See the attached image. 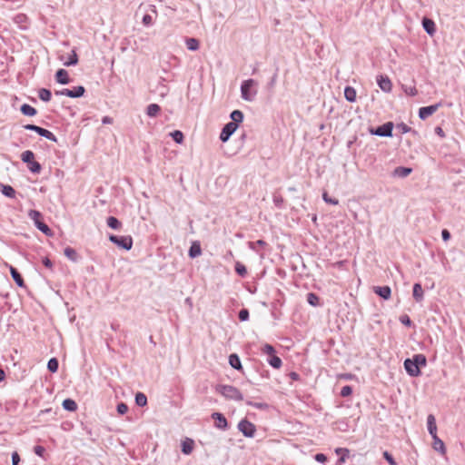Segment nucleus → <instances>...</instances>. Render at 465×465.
I'll return each mask as SVG.
<instances>
[{"mask_svg":"<svg viewBox=\"0 0 465 465\" xmlns=\"http://www.w3.org/2000/svg\"><path fill=\"white\" fill-rule=\"evenodd\" d=\"M427 364L426 357L421 354H415L411 359L408 358L404 361V368L406 372L411 377H418L420 375V366H425Z\"/></svg>","mask_w":465,"mask_h":465,"instance_id":"1","label":"nucleus"},{"mask_svg":"<svg viewBox=\"0 0 465 465\" xmlns=\"http://www.w3.org/2000/svg\"><path fill=\"white\" fill-rule=\"evenodd\" d=\"M258 83L253 79L244 80L241 84V96L244 101L252 102L257 94Z\"/></svg>","mask_w":465,"mask_h":465,"instance_id":"2","label":"nucleus"},{"mask_svg":"<svg viewBox=\"0 0 465 465\" xmlns=\"http://www.w3.org/2000/svg\"><path fill=\"white\" fill-rule=\"evenodd\" d=\"M28 217L34 222L35 227L46 236H52L53 231L42 221L43 215L37 210H29Z\"/></svg>","mask_w":465,"mask_h":465,"instance_id":"3","label":"nucleus"},{"mask_svg":"<svg viewBox=\"0 0 465 465\" xmlns=\"http://www.w3.org/2000/svg\"><path fill=\"white\" fill-rule=\"evenodd\" d=\"M217 391H219L227 400H233L237 401L243 400V395L240 390L232 385H220L217 388Z\"/></svg>","mask_w":465,"mask_h":465,"instance_id":"4","label":"nucleus"},{"mask_svg":"<svg viewBox=\"0 0 465 465\" xmlns=\"http://www.w3.org/2000/svg\"><path fill=\"white\" fill-rule=\"evenodd\" d=\"M262 352L263 354H266L267 357V362L274 369H280L282 365V361L280 357L276 355V351L274 347L271 344H264L262 348Z\"/></svg>","mask_w":465,"mask_h":465,"instance_id":"5","label":"nucleus"},{"mask_svg":"<svg viewBox=\"0 0 465 465\" xmlns=\"http://www.w3.org/2000/svg\"><path fill=\"white\" fill-rule=\"evenodd\" d=\"M21 160L25 163H27V167L31 173H39L41 172L42 166L38 162L35 161V153L32 151L26 150L23 152L21 154Z\"/></svg>","mask_w":465,"mask_h":465,"instance_id":"6","label":"nucleus"},{"mask_svg":"<svg viewBox=\"0 0 465 465\" xmlns=\"http://www.w3.org/2000/svg\"><path fill=\"white\" fill-rule=\"evenodd\" d=\"M109 240L110 242H112L113 243L125 251H129L133 247V238L130 235L118 236L111 234L109 236Z\"/></svg>","mask_w":465,"mask_h":465,"instance_id":"7","label":"nucleus"},{"mask_svg":"<svg viewBox=\"0 0 465 465\" xmlns=\"http://www.w3.org/2000/svg\"><path fill=\"white\" fill-rule=\"evenodd\" d=\"M85 93V89L84 86L82 85H78V86H74L73 89H67V88H64V89H62V90H57L54 92V94L55 95H64V96H68V97H71V98H79V97H82Z\"/></svg>","mask_w":465,"mask_h":465,"instance_id":"8","label":"nucleus"},{"mask_svg":"<svg viewBox=\"0 0 465 465\" xmlns=\"http://www.w3.org/2000/svg\"><path fill=\"white\" fill-rule=\"evenodd\" d=\"M393 123L392 122H387L380 126H378L376 129H371V134L373 135L381 136V137H391L392 136V130H393Z\"/></svg>","mask_w":465,"mask_h":465,"instance_id":"9","label":"nucleus"},{"mask_svg":"<svg viewBox=\"0 0 465 465\" xmlns=\"http://www.w3.org/2000/svg\"><path fill=\"white\" fill-rule=\"evenodd\" d=\"M238 430L247 438H252L256 432V427L246 419L238 423Z\"/></svg>","mask_w":465,"mask_h":465,"instance_id":"10","label":"nucleus"},{"mask_svg":"<svg viewBox=\"0 0 465 465\" xmlns=\"http://www.w3.org/2000/svg\"><path fill=\"white\" fill-rule=\"evenodd\" d=\"M237 128L238 127L234 123L226 124L220 134V140L223 143L227 142L230 139V137L233 134V133L237 130Z\"/></svg>","mask_w":465,"mask_h":465,"instance_id":"11","label":"nucleus"},{"mask_svg":"<svg viewBox=\"0 0 465 465\" xmlns=\"http://www.w3.org/2000/svg\"><path fill=\"white\" fill-rule=\"evenodd\" d=\"M440 106V103L431 104L429 106L420 107L419 110V117L421 120L427 119L429 116L432 115L438 108Z\"/></svg>","mask_w":465,"mask_h":465,"instance_id":"12","label":"nucleus"},{"mask_svg":"<svg viewBox=\"0 0 465 465\" xmlns=\"http://www.w3.org/2000/svg\"><path fill=\"white\" fill-rule=\"evenodd\" d=\"M212 418L215 420V427L217 429L225 430L228 428V421L223 414L220 412H213Z\"/></svg>","mask_w":465,"mask_h":465,"instance_id":"13","label":"nucleus"},{"mask_svg":"<svg viewBox=\"0 0 465 465\" xmlns=\"http://www.w3.org/2000/svg\"><path fill=\"white\" fill-rule=\"evenodd\" d=\"M379 87L385 93H390L392 89L391 81L388 76L379 75L377 78Z\"/></svg>","mask_w":465,"mask_h":465,"instance_id":"14","label":"nucleus"},{"mask_svg":"<svg viewBox=\"0 0 465 465\" xmlns=\"http://www.w3.org/2000/svg\"><path fill=\"white\" fill-rule=\"evenodd\" d=\"M373 292L384 300H389L391 295V290L389 286H375Z\"/></svg>","mask_w":465,"mask_h":465,"instance_id":"15","label":"nucleus"},{"mask_svg":"<svg viewBox=\"0 0 465 465\" xmlns=\"http://www.w3.org/2000/svg\"><path fill=\"white\" fill-rule=\"evenodd\" d=\"M55 81L61 84H67L70 83L68 72L65 69H58L55 73Z\"/></svg>","mask_w":465,"mask_h":465,"instance_id":"16","label":"nucleus"},{"mask_svg":"<svg viewBox=\"0 0 465 465\" xmlns=\"http://www.w3.org/2000/svg\"><path fill=\"white\" fill-rule=\"evenodd\" d=\"M194 447L193 440L190 438H186L182 441V452L185 455H189L192 453Z\"/></svg>","mask_w":465,"mask_h":465,"instance_id":"17","label":"nucleus"},{"mask_svg":"<svg viewBox=\"0 0 465 465\" xmlns=\"http://www.w3.org/2000/svg\"><path fill=\"white\" fill-rule=\"evenodd\" d=\"M335 453L339 456L338 464H342L349 458L350 450L347 448H337L335 449Z\"/></svg>","mask_w":465,"mask_h":465,"instance_id":"18","label":"nucleus"},{"mask_svg":"<svg viewBox=\"0 0 465 465\" xmlns=\"http://www.w3.org/2000/svg\"><path fill=\"white\" fill-rule=\"evenodd\" d=\"M35 133L38 134L40 136H43L52 142H57L56 136L47 129L39 126L38 129H35Z\"/></svg>","mask_w":465,"mask_h":465,"instance_id":"19","label":"nucleus"},{"mask_svg":"<svg viewBox=\"0 0 465 465\" xmlns=\"http://www.w3.org/2000/svg\"><path fill=\"white\" fill-rule=\"evenodd\" d=\"M10 273L13 278V280L15 282L17 286L19 287H25V281L21 275V273L14 267H10Z\"/></svg>","mask_w":465,"mask_h":465,"instance_id":"20","label":"nucleus"},{"mask_svg":"<svg viewBox=\"0 0 465 465\" xmlns=\"http://www.w3.org/2000/svg\"><path fill=\"white\" fill-rule=\"evenodd\" d=\"M412 295H413L414 300L418 302H420L423 300L424 292H423V289H422L420 283H415L413 285Z\"/></svg>","mask_w":465,"mask_h":465,"instance_id":"21","label":"nucleus"},{"mask_svg":"<svg viewBox=\"0 0 465 465\" xmlns=\"http://www.w3.org/2000/svg\"><path fill=\"white\" fill-rule=\"evenodd\" d=\"M422 26H423L424 30L430 35H434V33L436 31L435 23L431 19L423 18V20H422Z\"/></svg>","mask_w":465,"mask_h":465,"instance_id":"22","label":"nucleus"},{"mask_svg":"<svg viewBox=\"0 0 465 465\" xmlns=\"http://www.w3.org/2000/svg\"><path fill=\"white\" fill-rule=\"evenodd\" d=\"M411 172H412V169L410 167L399 166L394 169L393 175L397 176V177H401V178H405L409 174H411Z\"/></svg>","mask_w":465,"mask_h":465,"instance_id":"23","label":"nucleus"},{"mask_svg":"<svg viewBox=\"0 0 465 465\" xmlns=\"http://www.w3.org/2000/svg\"><path fill=\"white\" fill-rule=\"evenodd\" d=\"M229 364L232 366V368L237 371H241L242 369L240 357L236 353H232L229 356Z\"/></svg>","mask_w":465,"mask_h":465,"instance_id":"24","label":"nucleus"},{"mask_svg":"<svg viewBox=\"0 0 465 465\" xmlns=\"http://www.w3.org/2000/svg\"><path fill=\"white\" fill-rule=\"evenodd\" d=\"M202 253L201 245L198 242H193L189 249L188 255L190 258H196Z\"/></svg>","mask_w":465,"mask_h":465,"instance_id":"25","label":"nucleus"},{"mask_svg":"<svg viewBox=\"0 0 465 465\" xmlns=\"http://www.w3.org/2000/svg\"><path fill=\"white\" fill-rule=\"evenodd\" d=\"M427 427L429 433L431 435V437L437 435V426L435 422V418L431 414H430L427 418Z\"/></svg>","mask_w":465,"mask_h":465,"instance_id":"26","label":"nucleus"},{"mask_svg":"<svg viewBox=\"0 0 465 465\" xmlns=\"http://www.w3.org/2000/svg\"><path fill=\"white\" fill-rule=\"evenodd\" d=\"M432 439H433V449L436 451L440 452L441 454H445L446 448H445L444 442L437 435H434L432 437Z\"/></svg>","mask_w":465,"mask_h":465,"instance_id":"27","label":"nucleus"},{"mask_svg":"<svg viewBox=\"0 0 465 465\" xmlns=\"http://www.w3.org/2000/svg\"><path fill=\"white\" fill-rule=\"evenodd\" d=\"M243 113L240 110H234L231 113L230 118L232 121L230 123H234L238 127L239 124L243 121Z\"/></svg>","mask_w":465,"mask_h":465,"instance_id":"28","label":"nucleus"},{"mask_svg":"<svg viewBox=\"0 0 465 465\" xmlns=\"http://www.w3.org/2000/svg\"><path fill=\"white\" fill-rule=\"evenodd\" d=\"M20 111L24 115L26 116H35L37 114L36 109L28 104H22L20 107Z\"/></svg>","mask_w":465,"mask_h":465,"instance_id":"29","label":"nucleus"},{"mask_svg":"<svg viewBox=\"0 0 465 465\" xmlns=\"http://www.w3.org/2000/svg\"><path fill=\"white\" fill-rule=\"evenodd\" d=\"M185 44L187 49L190 51H196L200 47L199 40L193 37L186 38Z\"/></svg>","mask_w":465,"mask_h":465,"instance_id":"30","label":"nucleus"},{"mask_svg":"<svg viewBox=\"0 0 465 465\" xmlns=\"http://www.w3.org/2000/svg\"><path fill=\"white\" fill-rule=\"evenodd\" d=\"M161 111V107L157 104H151L146 108V114L149 117H155Z\"/></svg>","mask_w":465,"mask_h":465,"instance_id":"31","label":"nucleus"},{"mask_svg":"<svg viewBox=\"0 0 465 465\" xmlns=\"http://www.w3.org/2000/svg\"><path fill=\"white\" fill-rule=\"evenodd\" d=\"M344 96L348 102H355L356 100V91L351 86H346L344 89Z\"/></svg>","mask_w":465,"mask_h":465,"instance_id":"32","label":"nucleus"},{"mask_svg":"<svg viewBox=\"0 0 465 465\" xmlns=\"http://www.w3.org/2000/svg\"><path fill=\"white\" fill-rule=\"evenodd\" d=\"M63 408L68 411H74L77 410V403L72 399H65L62 403Z\"/></svg>","mask_w":465,"mask_h":465,"instance_id":"33","label":"nucleus"},{"mask_svg":"<svg viewBox=\"0 0 465 465\" xmlns=\"http://www.w3.org/2000/svg\"><path fill=\"white\" fill-rule=\"evenodd\" d=\"M107 225L111 228V229H114V230H118L121 228V222L114 216H109L107 218Z\"/></svg>","mask_w":465,"mask_h":465,"instance_id":"34","label":"nucleus"},{"mask_svg":"<svg viewBox=\"0 0 465 465\" xmlns=\"http://www.w3.org/2000/svg\"><path fill=\"white\" fill-rule=\"evenodd\" d=\"M64 255L72 262H77L78 254L76 251L72 247H66L64 251Z\"/></svg>","mask_w":465,"mask_h":465,"instance_id":"35","label":"nucleus"},{"mask_svg":"<svg viewBox=\"0 0 465 465\" xmlns=\"http://www.w3.org/2000/svg\"><path fill=\"white\" fill-rule=\"evenodd\" d=\"M38 96L39 98L44 102H49L52 97V93L49 89L46 88H41L38 91Z\"/></svg>","mask_w":465,"mask_h":465,"instance_id":"36","label":"nucleus"},{"mask_svg":"<svg viewBox=\"0 0 465 465\" xmlns=\"http://www.w3.org/2000/svg\"><path fill=\"white\" fill-rule=\"evenodd\" d=\"M307 302L313 307L319 306L320 298L314 292H309L307 293Z\"/></svg>","mask_w":465,"mask_h":465,"instance_id":"37","label":"nucleus"},{"mask_svg":"<svg viewBox=\"0 0 465 465\" xmlns=\"http://www.w3.org/2000/svg\"><path fill=\"white\" fill-rule=\"evenodd\" d=\"M135 403L139 407H144L147 404V397L143 392L135 394Z\"/></svg>","mask_w":465,"mask_h":465,"instance_id":"38","label":"nucleus"},{"mask_svg":"<svg viewBox=\"0 0 465 465\" xmlns=\"http://www.w3.org/2000/svg\"><path fill=\"white\" fill-rule=\"evenodd\" d=\"M78 63V55L74 50L72 51L68 60L64 62V66L75 65Z\"/></svg>","mask_w":465,"mask_h":465,"instance_id":"39","label":"nucleus"},{"mask_svg":"<svg viewBox=\"0 0 465 465\" xmlns=\"http://www.w3.org/2000/svg\"><path fill=\"white\" fill-rule=\"evenodd\" d=\"M2 193L8 198L15 197V190L11 185H2Z\"/></svg>","mask_w":465,"mask_h":465,"instance_id":"40","label":"nucleus"},{"mask_svg":"<svg viewBox=\"0 0 465 465\" xmlns=\"http://www.w3.org/2000/svg\"><path fill=\"white\" fill-rule=\"evenodd\" d=\"M59 367V362L56 358H51L47 362V369L50 372H56Z\"/></svg>","mask_w":465,"mask_h":465,"instance_id":"41","label":"nucleus"},{"mask_svg":"<svg viewBox=\"0 0 465 465\" xmlns=\"http://www.w3.org/2000/svg\"><path fill=\"white\" fill-rule=\"evenodd\" d=\"M235 272H237V274L239 276H241L242 278H244L247 275V269H246L245 265H243L240 262H236V263H235Z\"/></svg>","mask_w":465,"mask_h":465,"instance_id":"42","label":"nucleus"},{"mask_svg":"<svg viewBox=\"0 0 465 465\" xmlns=\"http://www.w3.org/2000/svg\"><path fill=\"white\" fill-rule=\"evenodd\" d=\"M249 248L254 252H258L257 247H264L267 245L266 242L263 240H258L256 242H249Z\"/></svg>","mask_w":465,"mask_h":465,"instance_id":"43","label":"nucleus"},{"mask_svg":"<svg viewBox=\"0 0 465 465\" xmlns=\"http://www.w3.org/2000/svg\"><path fill=\"white\" fill-rule=\"evenodd\" d=\"M171 136L173 139V141L177 143H182L184 138L183 134L179 130L172 132Z\"/></svg>","mask_w":465,"mask_h":465,"instance_id":"44","label":"nucleus"},{"mask_svg":"<svg viewBox=\"0 0 465 465\" xmlns=\"http://www.w3.org/2000/svg\"><path fill=\"white\" fill-rule=\"evenodd\" d=\"M246 404L249 406L254 407L255 409H258V410H266L269 407V405L265 402H253L251 401H247Z\"/></svg>","mask_w":465,"mask_h":465,"instance_id":"45","label":"nucleus"},{"mask_svg":"<svg viewBox=\"0 0 465 465\" xmlns=\"http://www.w3.org/2000/svg\"><path fill=\"white\" fill-rule=\"evenodd\" d=\"M396 129L399 133L401 134H407L409 132L411 131V128L410 126H408L406 124L404 123H400V124H396Z\"/></svg>","mask_w":465,"mask_h":465,"instance_id":"46","label":"nucleus"},{"mask_svg":"<svg viewBox=\"0 0 465 465\" xmlns=\"http://www.w3.org/2000/svg\"><path fill=\"white\" fill-rule=\"evenodd\" d=\"M322 199L325 203L332 205H337L339 203L337 199L330 197L326 192L322 193Z\"/></svg>","mask_w":465,"mask_h":465,"instance_id":"47","label":"nucleus"},{"mask_svg":"<svg viewBox=\"0 0 465 465\" xmlns=\"http://www.w3.org/2000/svg\"><path fill=\"white\" fill-rule=\"evenodd\" d=\"M399 321L407 327H411L412 325V322L407 314L401 315Z\"/></svg>","mask_w":465,"mask_h":465,"instance_id":"48","label":"nucleus"},{"mask_svg":"<svg viewBox=\"0 0 465 465\" xmlns=\"http://www.w3.org/2000/svg\"><path fill=\"white\" fill-rule=\"evenodd\" d=\"M249 316H250V313H249V311L247 309H242L239 312V314H238L239 320L241 322L248 321L249 320Z\"/></svg>","mask_w":465,"mask_h":465,"instance_id":"49","label":"nucleus"},{"mask_svg":"<svg viewBox=\"0 0 465 465\" xmlns=\"http://www.w3.org/2000/svg\"><path fill=\"white\" fill-rule=\"evenodd\" d=\"M382 456L390 465H397V462L395 461L392 455L389 451H383Z\"/></svg>","mask_w":465,"mask_h":465,"instance_id":"50","label":"nucleus"},{"mask_svg":"<svg viewBox=\"0 0 465 465\" xmlns=\"http://www.w3.org/2000/svg\"><path fill=\"white\" fill-rule=\"evenodd\" d=\"M352 393V388L350 385H345L341 388L340 395L341 397H348Z\"/></svg>","mask_w":465,"mask_h":465,"instance_id":"51","label":"nucleus"},{"mask_svg":"<svg viewBox=\"0 0 465 465\" xmlns=\"http://www.w3.org/2000/svg\"><path fill=\"white\" fill-rule=\"evenodd\" d=\"M116 409L117 412L121 415H124L128 411V406L124 402L119 403Z\"/></svg>","mask_w":465,"mask_h":465,"instance_id":"52","label":"nucleus"},{"mask_svg":"<svg viewBox=\"0 0 465 465\" xmlns=\"http://www.w3.org/2000/svg\"><path fill=\"white\" fill-rule=\"evenodd\" d=\"M34 452L39 457H44L45 449L41 445H36L34 447Z\"/></svg>","mask_w":465,"mask_h":465,"instance_id":"53","label":"nucleus"},{"mask_svg":"<svg viewBox=\"0 0 465 465\" xmlns=\"http://www.w3.org/2000/svg\"><path fill=\"white\" fill-rule=\"evenodd\" d=\"M404 92L410 96H416L418 94V90L415 86L406 87Z\"/></svg>","mask_w":465,"mask_h":465,"instance_id":"54","label":"nucleus"},{"mask_svg":"<svg viewBox=\"0 0 465 465\" xmlns=\"http://www.w3.org/2000/svg\"><path fill=\"white\" fill-rule=\"evenodd\" d=\"M143 24L146 26H149L153 24V17L152 15L146 14L143 16Z\"/></svg>","mask_w":465,"mask_h":465,"instance_id":"55","label":"nucleus"},{"mask_svg":"<svg viewBox=\"0 0 465 465\" xmlns=\"http://www.w3.org/2000/svg\"><path fill=\"white\" fill-rule=\"evenodd\" d=\"M21 459L17 451L12 453V465H18Z\"/></svg>","mask_w":465,"mask_h":465,"instance_id":"56","label":"nucleus"},{"mask_svg":"<svg viewBox=\"0 0 465 465\" xmlns=\"http://www.w3.org/2000/svg\"><path fill=\"white\" fill-rule=\"evenodd\" d=\"M316 461L323 463L327 460V457L323 453H317L314 456Z\"/></svg>","mask_w":465,"mask_h":465,"instance_id":"57","label":"nucleus"},{"mask_svg":"<svg viewBox=\"0 0 465 465\" xmlns=\"http://www.w3.org/2000/svg\"><path fill=\"white\" fill-rule=\"evenodd\" d=\"M441 237H442V240H443L444 242L449 241V240H450V232H449L447 229H443V230L441 231Z\"/></svg>","mask_w":465,"mask_h":465,"instance_id":"58","label":"nucleus"},{"mask_svg":"<svg viewBox=\"0 0 465 465\" xmlns=\"http://www.w3.org/2000/svg\"><path fill=\"white\" fill-rule=\"evenodd\" d=\"M42 262L46 268L51 269L53 267V262L48 257H45Z\"/></svg>","mask_w":465,"mask_h":465,"instance_id":"59","label":"nucleus"},{"mask_svg":"<svg viewBox=\"0 0 465 465\" xmlns=\"http://www.w3.org/2000/svg\"><path fill=\"white\" fill-rule=\"evenodd\" d=\"M113 122H114V119L112 117L108 116V115L104 116L102 118V124H112Z\"/></svg>","mask_w":465,"mask_h":465,"instance_id":"60","label":"nucleus"},{"mask_svg":"<svg viewBox=\"0 0 465 465\" xmlns=\"http://www.w3.org/2000/svg\"><path fill=\"white\" fill-rule=\"evenodd\" d=\"M38 127H39L38 125L32 124L24 125V128L25 130L34 131V132H35V129H38Z\"/></svg>","mask_w":465,"mask_h":465,"instance_id":"61","label":"nucleus"},{"mask_svg":"<svg viewBox=\"0 0 465 465\" xmlns=\"http://www.w3.org/2000/svg\"><path fill=\"white\" fill-rule=\"evenodd\" d=\"M434 131H435V134H437L439 136H440L442 138L445 137V133L441 127L437 126V127H435Z\"/></svg>","mask_w":465,"mask_h":465,"instance_id":"62","label":"nucleus"},{"mask_svg":"<svg viewBox=\"0 0 465 465\" xmlns=\"http://www.w3.org/2000/svg\"><path fill=\"white\" fill-rule=\"evenodd\" d=\"M276 79H277V74H274V75L272 77V79H271V81L269 83V85L271 87H272L275 84Z\"/></svg>","mask_w":465,"mask_h":465,"instance_id":"63","label":"nucleus"},{"mask_svg":"<svg viewBox=\"0 0 465 465\" xmlns=\"http://www.w3.org/2000/svg\"><path fill=\"white\" fill-rule=\"evenodd\" d=\"M290 377L292 380L297 381V380H299L300 375L298 373L292 371L290 373Z\"/></svg>","mask_w":465,"mask_h":465,"instance_id":"64","label":"nucleus"}]
</instances>
